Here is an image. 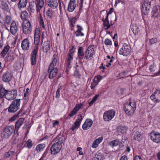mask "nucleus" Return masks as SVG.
Wrapping results in <instances>:
<instances>
[{
	"label": "nucleus",
	"mask_w": 160,
	"mask_h": 160,
	"mask_svg": "<svg viewBox=\"0 0 160 160\" xmlns=\"http://www.w3.org/2000/svg\"><path fill=\"white\" fill-rule=\"evenodd\" d=\"M40 30L39 28H37L35 29L34 35V43L35 45L34 48L31 52L30 56L31 64L32 65L36 64L37 56L38 52V45L40 42Z\"/></svg>",
	"instance_id": "nucleus-1"
},
{
	"label": "nucleus",
	"mask_w": 160,
	"mask_h": 160,
	"mask_svg": "<svg viewBox=\"0 0 160 160\" xmlns=\"http://www.w3.org/2000/svg\"><path fill=\"white\" fill-rule=\"evenodd\" d=\"M75 51V46H72L71 48L69 50L68 52L65 61V65L66 66L65 72L67 74H68L70 69L72 68L71 63L73 59V54Z\"/></svg>",
	"instance_id": "nucleus-2"
},
{
	"label": "nucleus",
	"mask_w": 160,
	"mask_h": 160,
	"mask_svg": "<svg viewBox=\"0 0 160 160\" xmlns=\"http://www.w3.org/2000/svg\"><path fill=\"white\" fill-rule=\"evenodd\" d=\"M53 143L50 148L51 153L52 154L56 155L59 153L62 148L63 139L62 137L57 138L54 140Z\"/></svg>",
	"instance_id": "nucleus-3"
},
{
	"label": "nucleus",
	"mask_w": 160,
	"mask_h": 160,
	"mask_svg": "<svg viewBox=\"0 0 160 160\" xmlns=\"http://www.w3.org/2000/svg\"><path fill=\"white\" fill-rule=\"evenodd\" d=\"M13 133L14 134L17 133L13 125L6 126L2 129L1 136L3 138H8Z\"/></svg>",
	"instance_id": "nucleus-4"
},
{
	"label": "nucleus",
	"mask_w": 160,
	"mask_h": 160,
	"mask_svg": "<svg viewBox=\"0 0 160 160\" xmlns=\"http://www.w3.org/2000/svg\"><path fill=\"white\" fill-rule=\"evenodd\" d=\"M123 109L126 114L131 116L133 115L136 109V103L130 101L128 103L124 105Z\"/></svg>",
	"instance_id": "nucleus-5"
},
{
	"label": "nucleus",
	"mask_w": 160,
	"mask_h": 160,
	"mask_svg": "<svg viewBox=\"0 0 160 160\" xmlns=\"http://www.w3.org/2000/svg\"><path fill=\"white\" fill-rule=\"evenodd\" d=\"M21 99H15L13 100L9 106L7 108L8 111L11 113H13L16 112L20 108Z\"/></svg>",
	"instance_id": "nucleus-6"
},
{
	"label": "nucleus",
	"mask_w": 160,
	"mask_h": 160,
	"mask_svg": "<svg viewBox=\"0 0 160 160\" xmlns=\"http://www.w3.org/2000/svg\"><path fill=\"white\" fill-rule=\"evenodd\" d=\"M115 111L113 109L105 112L103 115V119L104 121L107 122L111 120L115 116Z\"/></svg>",
	"instance_id": "nucleus-7"
},
{
	"label": "nucleus",
	"mask_w": 160,
	"mask_h": 160,
	"mask_svg": "<svg viewBox=\"0 0 160 160\" xmlns=\"http://www.w3.org/2000/svg\"><path fill=\"white\" fill-rule=\"evenodd\" d=\"M22 30L23 33L26 35L30 33L32 31V28L30 22L28 20L24 21L22 24Z\"/></svg>",
	"instance_id": "nucleus-8"
},
{
	"label": "nucleus",
	"mask_w": 160,
	"mask_h": 160,
	"mask_svg": "<svg viewBox=\"0 0 160 160\" xmlns=\"http://www.w3.org/2000/svg\"><path fill=\"white\" fill-rule=\"evenodd\" d=\"M94 45H90L85 52V57L86 59L90 60L95 54Z\"/></svg>",
	"instance_id": "nucleus-9"
},
{
	"label": "nucleus",
	"mask_w": 160,
	"mask_h": 160,
	"mask_svg": "<svg viewBox=\"0 0 160 160\" xmlns=\"http://www.w3.org/2000/svg\"><path fill=\"white\" fill-rule=\"evenodd\" d=\"M18 92L15 89L8 90L5 98L8 101L14 100L17 96Z\"/></svg>",
	"instance_id": "nucleus-10"
},
{
	"label": "nucleus",
	"mask_w": 160,
	"mask_h": 160,
	"mask_svg": "<svg viewBox=\"0 0 160 160\" xmlns=\"http://www.w3.org/2000/svg\"><path fill=\"white\" fill-rule=\"evenodd\" d=\"M131 50L130 46L126 43H124L123 44L122 48L118 52L120 55L127 56L129 54Z\"/></svg>",
	"instance_id": "nucleus-11"
},
{
	"label": "nucleus",
	"mask_w": 160,
	"mask_h": 160,
	"mask_svg": "<svg viewBox=\"0 0 160 160\" xmlns=\"http://www.w3.org/2000/svg\"><path fill=\"white\" fill-rule=\"evenodd\" d=\"M151 8V2L148 1H145L142 5V12L145 15H147Z\"/></svg>",
	"instance_id": "nucleus-12"
},
{
	"label": "nucleus",
	"mask_w": 160,
	"mask_h": 160,
	"mask_svg": "<svg viewBox=\"0 0 160 160\" xmlns=\"http://www.w3.org/2000/svg\"><path fill=\"white\" fill-rule=\"evenodd\" d=\"M13 78L12 74L8 71L4 72L2 75V81L5 83H9L11 82Z\"/></svg>",
	"instance_id": "nucleus-13"
},
{
	"label": "nucleus",
	"mask_w": 160,
	"mask_h": 160,
	"mask_svg": "<svg viewBox=\"0 0 160 160\" xmlns=\"http://www.w3.org/2000/svg\"><path fill=\"white\" fill-rule=\"evenodd\" d=\"M150 138L153 142L159 143L160 142V133L155 131L152 132L150 135Z\"/></svg>",
	"instance_id": "nucleus-14"
},
{
	"label": "nucleus",
	"mask_w": 160,
	"mask_h": 160,
	"mask_svg": "<svg viewBox=\"0 0 160 160\" xmlns=\"http://www.w3.org/2000/svg\"><path fill=\"white\" fill-rule=\"evenodd\" d=\"M102 21L103 22L102 25L105 30H107L109 29L114 23H112V21H110V23L108 17L106 16L105 18L104 17L102 18Z\"/></svg>",
	"instance_id": "nucleus-15"
},
{
	"label": "nucleus",
	"mask_w": 160,
	"mask_h": 160,
	"mask_svg": "<svg viewBox=\"0 0 160 160\" xmlns=\"http://www.w3.org/2000/svg\"><path fill=\"white\" fill-rule=\"evenodd\" d=\"M58 69L57 68H55L54 67H49L48 69V72L49 73V78L51 79H52L55 77L57 75Z\"/></svg>",
	"instance_id": "nucleus-16"
},
{
	"label": "nucleus",
	"mask_w": 160,
	"mask_h": 160,
	"mask_svg": "<svg viewBox=\"0 0 160 160\" xmlns=\"http://www.w3.org/2000/svg\"><path fill=\"white\" fill-rule=\"evenodd\" d=\"M76 6H78L76 0H70L68 5L67 11L70 12H73L75 9Z\"/></svg>",
	"instance_id": "nucleus-17"
},
{
	"label": "nucleus",
	"mask_w": 160,
	"mask_h": 160,
	"mask_svg": "<svg viewBox=\"0 0 160 160\" xmlns=\"http://www.w3.org/2000/svg\"><path fill=\"white\" fill-rule=\"evenodd\" d=\"M30 46V41L28 38L24 39L22 41L21 47L23 50L24 51L28 50Z\"/></svg>",
	"instance_id": "nucleus-18"
},
{
	"label": "nucleus",
	"mask_w": 160,
	"mask_h": 160,
	"mask_svg": "<svg viewBox=\"0 0 160 160\" xmlns=\"http://www.w3.org/2000/svg\"><path fill=\"white\" fill-rule=\"evenodd\" d=\"M93 124V121L90 118L87 119L82 125V128L84 130H87L90 128Z\"/></svg>",
	"instance_id": "nucleus-19"
},
{
	"label": "nucleus",
	"mask_w": 160,
	"mask_h": 160,
	"mask_svg": "<svg viewBox=\"0 0 160 160\" xmlns=\"http://www.w3.org/2000/svg\"><path fill=\"white\" fill-rule=\"evenodd\" d=\"M18 31V24H17L15 21H14L11 23L10 32L12 34L15 35Z\"/></svg>",
	"instance_id": "nucleus-20"
},
{
	"label": "nucleus",
	"mask_w": 160,
	"mask_h": 160,
	"mask_svg": "<svg viewBox=\"0 0 160 160\" xmlns=\"http://www.w3.org/2000/svg\"><path fill=\"white\" fill-rule=\"evenodd\" d=\"M48 5L50 8L53 9H56L58 6V0H47Z\"/></svg>",
	"instance_id": "nucleus-21"
},
{
	"label": "nucleus",
	"mask_w": 160,
	"mask_h": 160,
	"mask_svg": "<svg viewBox=\"0 0 160 160\" xmlns=\"http://www.w3.org/2000/svg\"><path fill=\"white\" fill-rule=\"evenodd\" d=\"M76 27L77 30L74 32L76 37H79L84 36V33L82 32L83 30L82 28L79 25H77Z\"/></svg>",
	"instance_id": "nucleus-22"
},
{
	"label": "nucleus",
	"mask_w": 160,
	"mask_h": 160,
	"mask_svg": "<svg viewBox=\"0 0 160 160\" xmlns=\"http://www.w3.org/2000/svg\"><path fill=\"white\" fill-rule=\"evenodd\" d=\"M24 120L25 118H20L16 122L14 128L15 130L17 133L18 130L20 127L22 125V124L23 123Z\"/></svg>",
	"instance_id": "nucleus-23"
},
{
	"label": "nucleus",
	"mask_w": 160,
	"mask_h": 160,
	"mask_svg": "<svg viewBox=\"0 0 160 160\" xmlns=\"http://www.w3.org/2000/svg\"><path fill=\"white\" fill-rule=\"evenodd\" d=\"M77 55L78 59L79 60H82L83 58L85 55V52H84V48L82 47H79Z\"/></svg>",
	"instance_id": "nucleus-24"
},
{
	"label": "nucleus",
	"mask_w": 160,
	"mask_h": 160,
	"mask_svg": "<svg viewBox=\"0 0 160 160\" xmlns=\"http://www.w3.org/2000/svg\"><path fill=\"white\" fill-rule=\"evenodd\" d=\"M79 17V16L77 15L75 17H71L68 18L69 26L70 27L74 28V27L75 24Z\"/></svg>",
	"instance_id": "nucleus-25"
},
{
	"label": "nucleus",
	"mask_w": 160,
	"mask_h": 160,
	"mask_svg": "<svg viewBox=\"0 0 160 160\" xmlns=\"http://www.w3.org/2000/svg\"><path fill=\"white\" fill-rule=\"evenodd\" d=\"M160 9L159 7L155 6L153 8L152 12V17L154 18H157L160 14Z\"/></svg>",
	"instance_id": "nucleus-26"
},
{
	"label": "nucleus",
	"mask_w": 160,
	"mask_h": 160,
	"mask_svg": "<svg viewBox=\"0 0 160 160\" xmlns=\"http://www.w3.org/2000/svg\"><path fill=\"white\" fill-rule=\"evenodd\" d=\"M58 59V56L57 54L54 53L53 56V57L52 59V62L50 64L49 66L51 67H54L56 66L57 62V60Z\"/></svg>",
	"instance_id": "nucleus-27"
},
{
	"label": "nucleus",
	"mask_w": 160,
	"mask_h": 160,
	"mask_svg": "<svg viewBox=\"0 0 160 160\" xmlns=\"http://www.w3.org/2000/svg\"><path fill=\"white\" fill-rule=\"evenodd\" d=\"M8 90H6L3 85L0 84V98H5Z\"/></svg>",
	"instance_id": "nucleus-28"
},
{
	"label": "nucleus",
	"mask_w": 160,
	"mask_h": 160,
	"mask_svg": "<svg viewBox=\"0 0 160 160\" xmlns=\"http://www.w3.org/2000/svg\"><path fill=\"white\" fill-rule=\"evenodd\" d=\"M28 0H19L18 3V8L19 9L25 8L28 3Z\"/></svg>",
	"instance_id": "nucleus-29"
},
{
	"label": "nucleus",
	"mask_w": 160,
	"mask_h": 160,
	"mask_svg": "<svg viewBox=\"0 0 160 160\" xmlns=\"http://www.w3.org/2000/svg\"><path fill=\"white\" fill-rule=\"evenodd\" d=\"M43 50L44 52H47L50 49V43L48 41L44 42L42 47Z\"/></svg>",
	"instance_id": "nucleus-30"
},
{
	"label": "nucleus",
	"mask_w": 160,
	"mask_h": 160,
	"mask_svg": "<svg viewBox=\"0 0 160 160\" xmlns=\"http://www.w3.org/2000/svg\"><path fill=\"white\" fill-rule=\"evenodd\" d=\"M45 147V144H39L36 146L35 150L38 152H41L43 150Z\"/></svg>",
	"instance_id": "nucleus-31"
},
{
	"label": "nucleus",
	"mask_w": 160,
	"mask_h": 160,
	"mask_svg": "<svg viewBox=\"0 0 160 160\" xmlns=\"http://www.w3.org/2000/svg\"><path fill=\"white\" fill-rule=\"evenodd\" d=\"M134 139L136 140L139 141L142 138V134L140 132L138 131L135 132L134 134Z\"/></svg>",
	"instance_id": "nucleus-32"
},
{
	"label": "nucleus",
	"mask_w": 160,
	"mask_h": 160,
	"mask_svg": "<svg viewBox=\"0 0 160 160\" xmlns=\"http://www.w3.org/2000/svg\"><path fill=\"white\" fill-rule=\"evenodd\" d=\"M10 49V46L8 45H7L6 47H5L3 50L2 51L1 53V56L3 57H4L8 51Z\"/></svg>",
	"instance_id": "nucleus-33"
},
{
	"label": "nucleus",
	"mask_w": 160,
	"mask_h": 160,
	"mask_svg": "<svg viewBox=\"0 0 160 160\" xmlns=\"http://www.w3.org/2000/svg\"><path fill=\"white\" fill-rule=\"evenodd\" d=\"M127 128V127L126 126L120 125L118 128V132L124 133L126 132Z\"/></svg>",
	"instance_id": "nucleus-34"
},
{
	"label": "nucleus",
	"mask_w": 160,
	"mask_h": 160,
	"mask_svg": "<svg viewBox=\"0 0 160 160\" xmlns=\"http://www.w3.org/2000/svg\"><path fill=\"white\" fill-rule=\"evenodd\" d=\"M39 23L40 25L41 28L42 29H45L44 23L43 20V18L42 14H40L39 18Z\"/></svg>",
	"instance_id": "nucleus-35"
},
{
	"label": "nucleus",
	"mask_w": 160,
	"mask_h": 160,
	"mask_svg": "<svg viewBox=\"0 0 160 160\" xmlns=\"http://www.w3.org/2000/svg\"><path fill=\"white\" fill-rule=\"evenodd\" d=\"M44 4V0H36V7L42 8Z\"/></svg>",
	"instance_id": "nucleus-36"
},
{
	"label": "nucleus",
	"mask_w": 160,
	"mask_h": 160,
	"mask_svg": "<svg viewBox=\"0 0 160 160\" xmlns=\"http://www.w3.org/2000/svg\"><path fill=\"white\" fill-rule=\"evenodd\" d=\"M119 141L118 140H114L111 141L109 143V146L112 148L117 146L119 144Z\"/></svg>",
	"instance_id": "nucleus-37"
},
{
	"label": "nucleus",
	"mask_w": 160,
	"mask_h": 160,
	"mask_svg": "<svg viewBox=\"0 0 160 160\" xmlns=\"http://www.w3.org/2000/svg\"><path fill=\"white\" fill-rule=\"evenodd\" d=\"M1 5L2 6V9L4 11H7L9 8L8 3L5 1L2 2Z\"/></svg>",
	"instance_id": "nucleus-38"
},
{
	"label": "nucleus",
	"mask_w": 160,
	"mask_h": 160,
	"mask_svg": "<svg viewBox=\"0 0 160 160\" xmlns=\"http://www.w3.org/2000/svg\"><path fill=\"white\" fill-rule=\"evenodd\" d=\"M28 12L26 11H24L22 12L20 17L24 21L26 20L27 18H28Z\"/></svg>",
	"instance_id": "nucleus-39"
},
{
	"label": "nucleus",
	"mask_w": 160,
	"mask_h": 160,
	"mask_svg": "<svg viewBox=\"0 0 160 160\" xmlns=\"http://www.w3.org/2000/svg\"><path fill=\"white\" fill-rule=\"evenodd\" d=\"M81 122L76 121L72 127V130L74 131L76 128H78L80 126Z\"/></svg>",
	"instance_id": "nucleus-40"
},
{
	"label": "nucleus",
	"mask_w": 160,
	"mask_h": 160,
	"mask_svg": "<svg viewBox=\"0 0 160 160\" xmlns=\"http://www.w3.org/2000/svg\"><path fill=\"white\" fill-rule=\"evenodd\" d=\"M33 144L32 141L30 139H29L25 144V147L28 148H31Z\"/></svg>",
	"instance_id": "nucleus-41"
},
{
	"label": "nucleus",
	"mask_w": 160,
	"mask_h": 160,
	"mask_svg": "<svg viewBox=\"0 0 160 160\" xmlns=\"http://www.w3.org/2000/svg\"><path fill=\"white\" fill-rule=\"evenodd\" d=\"M62 88V86L59 84L58 87V89L57 91L56 94V98H59L60 97V90Z\"/></svg>",
	"instance_id": "nucleus-42"
},
{
	"label": "nucleus",
	"mask_w": 160,
	"mask_h": 160,
	"mask_svg": "<svg viewBox=\"0 0 160 160\" xmlns=\"http://www.w3.org/2000/svg\"><path fill=\"white\" fill-rule=\"evenodd\" d=\"M102 76L98 75L95 77L93 80L98 84L99 82L102 79Z\"/></svg>",
	"instance_id": "nucleus-43"
},
{
	"label": "nucleus",
	"mask_w": 160,
	"mask_h": 160,
	"mask_svg": "<svg viewBox=\"0 0 160 160\" xmlns=\"http://www.w3.org/2000/svg\"><path fill=\"white\" fill-rule=\"evenodd\" d=\"M156 66L153 63L149 67V70L150 72H154L156 69Z\"/></svg>",
	"instance_id": "nucleus-44"
},
{
	"label": "nucleus",
	"mask_w": 160,
	"mask_h": 160,
	"mask_svg": "<svg viewBox=\"0 0 160 160\" xmlns=\"http://www.w3.org/2000/svg\"><path fill=\"white\" fill-rule=\"evenodd\" d=\"M83 105V104L82 103L77 104L73 109L78 112L79 109L82 108Z\"/></svg>",
	"instance_id": "nucleus-45"
},
{
	"label": "nucleus",
	"mask_w": 160,
	"mask_h": 160,
	"mask_svg": "<svg viewBox=\"0 0 160 160\" xmlns=\"http://www.w3.org/2000/svg\"><path fill=\"white\" fill-rule=\"evenodd\" d=\"M14 153L15 152L12 151L7 152L5 154V157L6 158H8L11 156L13 155Z\"/></svg>",
	"instance_id": "nucleus-46"
},
{
	"label": "nucleus",
	"mask_w": 160,
	"mask_h": 160,
	"mask_svg": "<svg viewBox=\"0 0 160 160\" xmlns=\"http://www.w3.org/2000/svg\"><path fill=\"white\" fill-rule=\"evenodd\" d=\"M104 43V44L107 46H111L112 44V41L108 38H107L105 40Z\"/></svg>",
	"instance_id": "nucleus-47"
},
{
	"label": "nucleus",
	"mask_w": 160,
	"mask_h": 160,
	"mask_svg": "<svg viewBox=\"0 0 160 160\" xmlns=\"http://www.w3.org/2000/svg\"><path fill=\"white\" fill-rule=\"evenodd\" d=\"M83 3H80L79 5V11L78 12L77 15L80 16V14L82 10L83 6Z\"/></svg>",
	"instance_id": "nucleus-48"
},
{
	"label": "nucleus",
	"mask_w": 160,
	"mask_h": 160,
	"mask_svg": "<svg viewBox=\"0 0 160 160\" xmlns=\"http://www.w3.org/2000/svg\"><path fill=\"white\" fill-rule=\"evenodd\" d=\"M98 83L94 81V80H93V82L91 83L90 86L91 88L92 89H94L96 86L98 85Z\"/></svg>",
	"instance_id": "nucleus-49"
},
{
	"label": "nucleus",
	"mask_w": 160,
	"mask_h": 160,
	"mask_svg": "<svg viewBox=\"0 0 160 160\" xmlns=\"http://www.w3.org/2000/svg\"><path fill=\"white\" fill-rule=\"evenodd\" d=\"M22 100H23V106L25 107L29 100V98H22Z\"/></svg>",
	"instance_id": "nucleus-50"
},
{
	"label": "nucleus",
	"mask_w": 160,
	"mask_h": 160,
	"mask_svg": "<svg viewBox=\"0 0 160 160\" xmlns=\"http://www.w3.org/2000/svg\"><path fill=\"white\" fill-rule=\"evenodd\" d=\"M11 21V18L10 16H7L6 17L5 22L6 24L9 23Z\"/></svg>",
	"instance_id": "nucleus-51"
},
{
	"label": "nucleus",
	"mask_w": 160,
	"mask_h": 160,
	"mask_svg": "<svg viewBox=\"0 0 160 160\" xmlns=\"http://www.w3.org/2000/svg\"><path fill=\"white\" fill-rule=\"evenodd\" d=\"M149 43L150 44H154L157 42V39L156 38H152L149 40Z\"/></svg>",
	"instance_id": "nucleus-52"
},
{
	"label": "nucleus",
	"mask_w": 160,
	"mask_h": 160,
	"mask_svg": "<svg viewBox=\"0 0 160 160\" xmlns=\"http://www.w3.org/2000/svg\"><path fill=\"white\" fill-rule=\"evenodd\" d=\"M121 3L122 4H124L125 0H115L114 6L116 7L118 3Z\"/></svg>",
	"instance_id": "nucleus-53"
},
{
	"label": "nucleus",
	"mask_w": 160,
	"mask_h": 160,
	"mask_svg": "<svg viewBox=\"0 0 160 160\" xmlns=\"http://www.w3.org/2000/svg\"><path fill=\"white\" fill-rule=\"evenodd\" d=\"M73 76L76 78H80L81 75L79 73V71L77 70H76L74 73Z\"/></svg>",
	"instance_id": "nucleus-54"
},
{
	"label": "nucleus",
	"mask_w": 160,
	"mask_h": 160,
	"mask_svg": "<svg viewBox=\"0 0 160 160\" xmlns=\"http://www.w3.org/2000/svg\"><path fill=\"white\" fill-rule=\"evenodd\" d=\"M126 75V73L125 71H123L119 73L118 74V77L121 78H123L125 77Z\"/></svg>",
	"instance_id": "nucleus-55"
},
{
	"label": "nucleus",
	"mask_w": 160,
	"mask_h": 160,
	"mask_svg": "<svg viewBox=\"0 0 160 160\" xmlns=\"http://www.w3.org/2000/svg\"><path fill=\"white\" fill-rule=\"evenodd\" d=\"M18 117V116L16 114L11 118L9 120V121L11 122H12L15 120Z\"/></svg>",
	"instance_id": "nucleus-56"
},
{
	"label": "nucleus",
	"mask_w": 160,
	"mask_h": 160,
	"mask_svg": "<svg viewBox=\"0 0 160 160\" xmlns=\"http://www.w3.org/2000/svg\"><path fill=\"white\" fill-rule=\"evenodd\" d=\"M107 58L109 59H110L109 61V63H111L113 62L114 61V60L115 59V58L113 56H112L111 57L109 55H107Z\"/></svg>",
	"instance_id": "nucleus-57"
},
{
	"label": "nucleus",
	"mask_w": 160,
	"mask_h": 160,
	"mask_svg": "<svg viewBox=\"0 0 160 160\" xmlns=\"http://www.w3.org/2000/svg\"><path fill=\"white\" fill-rule=\"evenodd\" d=\"M77 113V112L73 109L70 113L68 115L71 117L73 116V115H76Z\"/></svg>",
	"instance_id": "nucleus-58"
},
{
	"label": "nucleus",
	"mask_w": 160,
	"mask_h": 160,
	"mask_svg": "<svg viewBox=\"0 0 160 160\" xmlns=\"http://www.w3.org/2000/svg\"><path fill=\"white\" fill-rule=\"evenodd\" d=\"M83 118L81 114H79L78 115L77 119L76 121H78L80 122H81L83 120Z\"/></svg>",
	"instance_id": "nucleus-59"
},
{
	"label": "nucleus",
	"mask_w": 160,
	"mask_h": 160,
	"mask_svg": "<svg viewBox=\"0 0 160 160\" xmlns=\"http://www.w3.org/2000/svg\"><path fill=\"white\" fill-rule=\"evenodd\" d=\"M103 138L102 137H99L98 138L96 139L94 141L98 144H99L102 140Z\"/></svg>",
	"instance_id": "nucleus-60"
},
{
	"label": "nucleus",
	"mask_w": 160,
	"mask_h": 160,
	"mask_svg": "<svg viewBox=\"0 0 160 160\" xmlns=\"http://www.w3.org/2000/svg\"><path fill=\"white\" fill-rule=\"evenodd\" d=\"M6 58L7 59L8 61H10V60H11L12 61L14 59V58L13 57V56L7 55L6 57Z\"/></svg>",
	"instance_id": "nucleus-61"
},
{
	"label": "nucleus",
	"mask_w": 160,
	"mask_h": 160,
	"mask_svg": "<svg viewBox=\"0 0 160 160\" xmlns=\"http://www.w3.org/2000/svg\"><path fill=\"white\" fill-rule=\"evenodd\" d=\"M113 9L112 8H111L110 9L108 12L107 11V12L105 14V16L108 17L109 15L110 14H111L113 12Z\"/></svg>",
	"instance_id": "nucleus-62"
},
{
	"label": "nucleus",
	"mask_w": 160,
	"mask_h": 160,
	"mask_svg": "<svg viewBox=\"0 0 160 160\" xmlns=\"http://www.w3.org/2000/svg\"><path fill=\"white\" fill-rule=\"evenodd\" d=\"M22 110H19V111L18 112H17L16 114L18 115V117L21 116H23L25 114V112H24L22 113Z\"/></svg>",
	"instance_id": "nucleus-63"
},
{
	"label": "nucleus",
	"mask_w": 160,
	"mask_h": 160,
	"mask_svg": "<svg viewBox=\"0 0 160 160\" xmlns=\"http://www.w3.org/2000/svg\"><path fill=\"white\" fill-rule=\"evenodd\" d=\"M133 160H143L141 158L140 156L136 155L134 157Z\"/></svg>",
	"instance_id": "nucleus-64"
}]
</instances>
